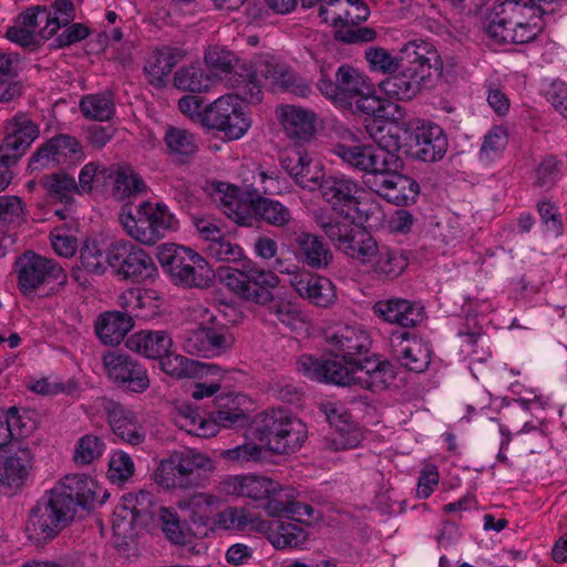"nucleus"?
<instances>
[{
	"instance_id": "1",
	"label": "nucleus",
	"mask_w": 567,
	"mask_h": 567,
	"mask_svg": "<svg viewBox=\"0 0 567 567\" xmlns=\"http://www.w3.org/2000/svg\"><path fill=\"white\" fill-rule=\"evenodd\" d=\"M330 352L341 358L344 364L336 360H319L312 355H301L297 361L298 371L306 378L319 382L334 383L342 386H359L380 391L393 379L389 362L377 357L363 361L358 357L368 353L371 337L361 324H340L328 337Z\"/></svg>"
},
{
	"instance_id": "2",
	"label": "nucleus",
	"mask_w": 567,
	"mask_h": 567,
	"mask_svg": "<svg viewBox=\"0 0 567 567\" xmlns=\"http://www.w3.org/2000/svg\"><path fill=\"white\" fill-rule=\"evenodd\" d=\"M206 64L223 76L231 87L240 90L249 103L261 100V86L293 91V75L274 55L265 53L250 61H240L228 50L215 47L205 54Z\"/></svg>"
},
{
	"instance_id": "3",
	"label": "nucleus",
	"mask_w": 567,
	"mask_h": 567,
	"mask_svg": "<svg viewBox=\"0 0 567 567\" xmlns=\"http://www.w3.org/2000/svg\"><path fill=\"white\" fill-rule=\"evenodd\" d=\"M547 13L538 0H506L494 8L486 32L501 43H527L540 33V14Z\"/></svg>"
},
{
	"instance_id": "4",
	"label": "nucleus",
	"mask_w": 567,
	"mask_h": 567,
	"mask_svg": "<svg viewBox=\"0 0 567 567\" xmlns=\"http://www.w3.org/2000/svg\"><path fill=\"white\" fill-rule=\"evenodd\" d=\"M120 221L127 236L147 246L155 245L179 227L175 214L163 202L143 200L134 212L122 208Z\"/></svg>"
},
{
	"instance_id": "5",
	"label": "nucleus",
	"mask_w": 567,
	"mask_h": 567,
	"mask_svg": "<svg viewBox=\"0 0 567 567\" xmlns=\"http://www.w3.org/2000/svg\"><path fill=\"white\" fill-rule=\"evenodd\" d=\"M157 259L171 281L184 288H206L214 277L206 259L183 245L163 244L158 247Z\"/></svg>"
},
{
	"instance_id": "6",
	"label": "nucleus",
	"mask_w": 567,
	"mask_h": 567,
	"mask_svg": "<svg viewBox=\"0 0 567 567\" xmlns=\"http://www.w3.org/2000/svg\"><path fill=\"white\" fill-rule=\"evenodd\" d=\"M219 279L236 297L259 306L271 302L272 290L280 285V278L274 270L261 268L252 260L244 262L241 268L220 269Z\"/></svg>"
},
{
	"instance_id": "7",
	"label": "nucleus",
	"mask_w": 567,
	"mask_h": 567,
	"mask_svg": "<svg viewBox=\"0 0 567 567\" xmlns=\"http://www.w3.org/2000/svg\"><path fill=\"white\" fill-rule=\"evenodd\" d=\"M215 471L214 461L192 449L174 451L159 462L154 473L155 482L166 489H187L198 485L200 473Z\"/></svg>"
},
{
	"instance_id": "8",
	"label": "nucleus",
	"mask_w": 567,
	"mask_h": 567,
	"mask_svg": "<svg viewBox=\"0 0 567 567\" xmlns=\"http://www.w3.org/2000/svg\"><path fill=\"white\" fill-rule=\"evenodd\" d=\"M256 435L271 452L293 453L305 443L308 430L301 420L281 410H272L259 415Z\"/></svg>"
},
{
	"instance_id": "9",
	"label": "nucleus",
	"mask_w": 567,
	"mask_h": 567,
	"mask_svg": "<svg viewBox=\"0 0 567 567\" xmlns=\"http://www.w3.org/2000/svg\"><path fill=\"white\" fill-rule=\"evenodd\" d=\"M316 221L339 251L362 266H370L380 247L370 234L353 227L354 223L326 214H317Z\"/></svg>"
},
{
	"instance_id": "10",
	"label": "nucleus",
	"mask_w": 567,
	"mask_h": 567,
	"mask_svg": "<svg viewBox=\"0 0 567 567\" xmlns=\"http://www.w3.org/2000/svg\"><path fill=\"white\" fill-rule=\"evenodd\" d=\"M320 194L331 208L350 223L364 224L371 218L375 205L365 208L364 190L354 179L347 176H327L319 187Z\"/></svg>"
},
{
	"instance_id": "11",
	"label": "nucleus",
	"mask_w": 567,
	"mask_h": 567,
	"mask_svg": "<svg viewBox=\"0 0 567 567\" xmlns=\"http://www.w3.org/2000/svg\"><path fill=\"white\" fill-rule=\"evenodd\" d=\"M52 487L30 511L28 537L37 543L52 540L74 517L71 509Z\"/></svg>"
},
{
	"instance_id": "12",
	"label": "nucleus",
	"mask_w": 567,
	"mask_h": 567,
	"mask_svg": "<svg viewBox=\"0 0 567 567\" xmlns=\"http://www.w3.org/2000/svg\"><path fill=\"white\" fill-rule=\"evenodd\" d=\"M12 270L17 287L24 296H32L53 282L63 284L66 280L64 269L55 260L33 250H27L18 256Z\"/></svg>"
},
{
	"instance_id": "13",
	"label": "nucleus",
	"mask_w": 567,
	"mask_h": 567,
	"mask_svg": "<svg viewBox=\"0 0 567 567\" xmlns=\"http://www.w3.org/2000/svg\"><path fill=\"white\" fill-rule=\"evenodd\" d=\"M251 123L247 107L235 94L221 95L204 109L203 125L223 133L231 141L246 135Z\"/></svg>"
},
{
	"instance_id": "14",
	"label": "nucleus",
	"mask_w": 567,
	"mask_h": 567,
	"mask_svg": "<svg viewBox=\"0 0 567 567\" xmlns=\"http://www.w3.org/2000/svg\"><path fill=\"white\" fill-rule=\"evenodd\" d=\"M111 269L121 280L141 282L157 276L152 256L142 247L118 240L111 244Z\"/></svg>"
},
{
	"instance_id": "15",
	"label": "nucleus",
	"mask_w": 567,
	"mask_h": 567,
	"mask_svg": "<svg viewBox=\"0 0 567 567\" xmlns=\"http://www.w3.org/2000/svg\"><path fill=\"white\" fill-rule=\"evenodd\" d=\"M320 411L326 415L331 426V431L324 437L326 449L332 452H341L360 446L363 441V432L341 402H322L320 403Z\"/></svg>"
},
{
	"instance_id": "16",
	"label": "nucleus",
	"mask_w": 567,
	"mask_h": 567,
	"mask_svg": "<svg viewBox=\"0 0 567 567\" xmlns=\"http://www.w3.org/2000/svg\"><path fill=\"white\" fill-rule=\"evenodd\" d=\"M368 83L364 74L351 65L343 64L334 72L333 79L324 70H321L317 87L334 104L350 109L355 96L367 92Z\"/></svg>"
},
{
	"instance_id": "17",
	"label": "nucleus",
	"mask_w": 567,
	"mask_h": 567,
	"mask_svg": "<svg viewBox=\"0 0 567 567\" xmlns=\"http://www.w3.org/2000/svg\"><path fill=\"white\" fill-rule=\"evenodd\" d=\"M398 157L389 162L385 169L378 175L369 176L365 185L373 192L396 206L413 204L420 193L419 184L411 177L396 172Z\"/></svg>"
},
{
	"instance_id": "18",
	"label": "nucleus",
	"mask_w": 567,
	"mask_h": 567,
	"mask_svg": "<svg viewBox=\"0 0 567 567\" xmlns=\"http://www.w3.org/2000/svg\"><path fill=\"white\" fill-rule=\"evenodd\" d=\"M220 493L244 497L252 502H264V508L270 502L277 501L284 491V486L278 482L265 475L238 474L225 476L218 485Z\"/></svg>"
},
{
	"instance_id": "19",
	"label": "nucleus",
	"mask_w": 567,
	"mask_h": 567,
	"mask_svg": "<svg viewBox=\"0 0 567 567\" xmlns=\"http://www.w3.org/2000/svg\"><path fill=\"white\" fill-rule=\"evenodd\" d=\"M351 144L346 142L337 143L332 153L348 166L363 172L369 176L378 175L385 169L389 162H393L394 154L378 150L371 144H363L357 141L351 134Z\"/></svg>"
},
{
	"instance_id": "20",
	"label": "nucleus",
	"mask_w": 567,
	"mask_h": 567,
	"mask_svg": "<svg viewBox=\"0 0 567 567\" xmlns=\"http://www.w3.org/2000/svg\"><path fill=\"white\" fill-rule=\"evenodd\" d=\"M235 337L226 324L200 327L184 340V350L193 355L216 358L231 350Z\"/></svg>"
},
{
	"instance_id": "21",
	"label": "nucleus",
	"mask_w": 567,
	"mask_h": 567,
	"mask_svg": "<svg viewBox=\"0 0 567 567\" xmlns=\"http://www.w3.org/2000/svg\"><path fill=\"white\" fill-rule=\"evenodd\" d=\"M83 158L84 152L78 138L60 134L39 147L30 161V166L32 169H42L56 165H74Z\"/></svg>"
},
{
	"instance_id": "22",
	"label": "nucleus",
	"mask_w": 567,
	"mask_h": 567,
	"mask_svg": "<svg viewBox=\"0 0 567 567\" xmlns=\"http://www.w3.org/2000/svg\"><path fill=\"white\" fill-rule=\"evenodd\" d=\"M32 454L28 447L9 446L0 451V491L13 494L27 482L32 468Z\"/></svg>"
},
{
	"instance_id": "23",
	"label": "nucleus",
	"mask_w": 567,
	"mask_h": 567,
	"mask_svg": "<svg viewBox=\"0 0 567 567\" xmlns=\"http://www.w3.org/2000/svg\"><path fill=\"white\" fill-rule=\"evenodd\" d=\"M290 275V286L298 296L319 308H329L338 299L334 284L327 277L307 271H285Z\"/></svg>"
},
{
	"instance_id": "24",
	"label": "nucleus",
	"mask_w": 567,
	"mask_h": 567,
	"mask_svg": "<svg viewBox=\"0 0 567 567\" xmlns=\"http://www.w3.org/2000/svg\"><path fill=\"white\" fill-rule=\"evenodd\" d=\"M103 363L110 379L125 384L130 391L143 392L150 386V379L144 368L136 364L126 354L110 352Z\"/></svg>"
},
{
	"instance_id": "25",
	"label": "nucleus",
	"mask_w": 567,
	"mask_h": 567,
	"mask_svg": "<svg viewBox=\"0 0 567 567\" xmlns=\"http://www.w3.org/2000/svg\"><path fill=\"white\" fill-rule=\"evenodd\" d=\"M53 488L74 512L78 505L87 507L100 502L102 492L96 481L83 474L66 475Z\"/></svg>"
},
{
	"instance_id": "26",
	"label": "nucleus",
	"mask_w": 567,
	"mask_h": 567,
	"mask_svg": "<svg viewBox=\"0 0 567 567\" xmlns=\"http://www.w3.org/2000/svg\"><path fill=\"white\" fill-rule=\"evenodd\" d=\"M390 347L393 355L411 371L423 372L430 363L431 350L429 346L409 332L395 331L391 333Z\"/></svg>"
},
{
	"instance_id": "27",
	"label": "nucleus",
	"mask_w": 567,
	"mask_h": 567,
	"mask_svg": "<svg viewBox=\"0 0 567 567\" xmlns=\"http://www.w3.org/2000/svg\"><path fill=\"white\" fill-rule=\"evenodd\" d=\"M372 310L383 321L403 328L416 327L425 317L423 306L403 298L379 300L373 305Z\"/></svg>"
},
{
	"instance_id": "28",
	"label": "nucleus",
	"mask_w": 567,
	"mask_h": 567,
	"mask_svg": "<svg viewBox=\"0 0 567 567\" xmlns=\"http://www.w3.org/2000/svg\"><path fill=\"white\" fill-rule=\"evenodd\" d=\"M214 199L220 210L240 226H251V195L244 197L239 187L228 183H217Z\"/></svg>"
},
{
	"instance_id": "29",
	"label": "nucleus",
	"mask_w": 567,
	"mask_h": 567,
	"mask_svg": "<svg viewBox=\"0 0 567 567\" xmlns=\"http://www.w3.org/2000/svg\"><path fill=\"white\" fill-rule=\"evenodd\" d=\"M107 421L114 435L123 443L140 445L146 439V431L136 414L125 406L111 402L106 406Z\"/></svg>"
},
{
	"instance_id": "30",
	"label": "nucleus",
	"mask_w": 567,
	"mask_h": 567,
	"mask_svg": "<svg viewBox=\"0 0 567 567\" xmlns=\"http://www.w3.org/2000/svg\"><path fill=\"white\" fill-rule=\"evenodd\" d=\"M276 114L289 138L307 141L316 132L317 115L311 110L295 105H281L277 107Z\"/></svg>"
},
{
	"instance_id": "31",
	"label": "nucleus",
	"mask_w": 567,
	"mask_h": 567,
	"mask_svg": "<svg viewBox=\"0 0 567 567\" xmlns=\"http://www.w3.org/2000/svg\"><path fill=\"white\" fill-rule=\"evenodd\" d=\"M402 62L431 76L432 70H442L443 62L436 48L422 39L406 42L400 50Z\"/></svg>"
},
{
	"instance_id": "32",
	"label": "nucleus",
	"mask_w": 567,
	"mask_h": 567,
	"mask_svg": "<svg viewBox=\"0 0 567 567\" xmlns=\"http://www.w3.org/2000/svg\"><path fill=\"white\" fill-rule=\"evenodd\" d=\"M172 337L164 330H142L126 340V347L147 359H161L171 350Z\"/></svg>"
},
{
	"instance_id": "33",
	"label": "nucleus",
	"mask_w": 567,
	"mask_h": 567,
	"mask_svg": "<svg viewBox=\"0 0 567 567\" xmlns=\"http://www.w3.org/2000/svg\"><path fill=\"white\" fill-rule=\"evenodd\" d=\"M416 155L424 162H435L447 150V138L442 127L434 123H424L415 132Z\"/></svg>"
},
{
	"instance_id": "34",
	"label": "nucleus",
	"mask_w": 567,
	"mask_h": 567,
	"mask_svg": "<svg viewBox=\"0 0 567 567\" xmlns=\"http://www.w3.org/2000/svg\"><path fill=\"white\" fill-rule=\"evenodd\" d=\"M177 506L194 525L206 527L219 508L220 498L212 493L197 492L181 499Z\"/></svg>"
},
{
	"instance_id": "35",
	"label": "nucleus",
	"mask_w": 567,
	"mask_h": 567,
	"mask_svg": "<svg viewBox=\"0 0 567 567\" xmlns=\"http://www.w3.org/2000/svg\"><path fill=\"white\" fill-rule=\"evenodd\" d=\"M249 406L250 401L245 394H230L220 399L215 417L219 426L227 429L243 427L249 420Z\"/></svg>"
},
{
	"instance_id": "36",
	"label": "nucleus",
	"mask_w": 567,
	"mask_h": 567,
	"mask_svg": "<svg viewBox=\"0 0 567 567\" xmlns=\"http://www.w3.org/2000/svg\"><path fill=\"white\" fill-rule=\"evenodd\" d=\"M133 328L130 315L120 311L103 313L95 323L97 337L104 344H117Z\"/></svg>"
},
{
	"instance_id": "37",
	"label": "nucleus",
	"mask_w": 567,
	"mask_h": 567,
	"mask_svg": "<svg viewBox=\"0 0 567 567\" xmlns=\"http://www.w3.org/2000/svg\"><path fill=\"white\" fill-rule=\"evenodd\" d=\"M408 267V259L399 250L382 245L368 267L369 271L382 279H394Z\"/></svg>"
},
{
	"instance_id": "38",
	"label": "nucleus",
	"mask_w": 567,
	"mask_h": 567,
	"mask_svg": "<svg viewBox=\"0 0 567 567\" xmlns=\"http://www.w3.org/2000/svg\"><path fill=\"white\" fill-rule=\"evenodd\" d=\"M181 58V53L172 48L154 51L144 66L150 83L158 87L165 85L168 75Z\"/></svg>"
},
{
	"instance_id": "39",
	"label": "nucleus",
	"mask_w": 567,
	"mask_h": 567,
	"mask_svg": "<svg viewBox=\"0 0 567 567\" xmlns=\"http://www.w3.org/2000/svg\"><path fill=\"white\" fill-rule=\"evenodd\" d=\"M302 260L313 269H323L332 261V252L318 236L301 233L296 238Z\"/></svg>"
},
{
	"instance_id": "40",
	"label": "nucleus",
	"mask_w": 567,
	"mask_h": 567,
	"mask_svg": "<svg viewBox=\"0 0 567 567\" xmlns=\"http://www.w3.org/2000/svg\"><path fill=\"white\" fill-rule=\"evenodd\" d=\"M164 143L168 154L178 162L188 161L198 150L196 136L182 127L168 126L164 135Z\"/></svg>"
},
{
	"instance_id": "41",
	"label": "nucleus",
	"mask_w": 567,
	"mask_h": 567,
	"mask_svg": "<svg viewBox=\"0 0 567 567\" xmlns=\"http://www.w3.org/2000/svg\"><path fill=\"white\" fill-rule=\"evenodd\" d=\"M365 128L370 137L379 145L378 150L390 154L399 151L402 133L409 130V127L391 123L384 124L379 118H370L365 124Z\"/></svg>"
},
{
	"instance_id": "42",
	"label": "nucleus",
	"mask_w": 567,
	"mask_h": 567,
	"mask_svg": "<svg viewBox=\"0 0 567 567\" xmlns=\"http://www.w3.org/2000/svg\"><path fill=\"white\" fill-rule=\"evenodd\" d=\"M161 367L166 374L177 379L218 371L216 367L208 365V363L195 361L179 354H172L169 351L161 358Z\"/></svg>"
},
{
	"instance_id": "43",
	"label": "nucleus",
	"mask_w": 567,
	"mask_h": 567,
	"mask_svg": "<svg viewBox=\"0 0 567 567\" xmlns=\"http://www.w3.org/2000/svg\"><path fill=\"white\" fill-rule=\"evenodd\" d=\"M113 195L118 199H125L146 190L143 178L130 166H112Z\"/></svg>"
},
{
	"instance_id": "44",
	"label": "nucleus",
	"mask_w": 567,
	"mask_h": 567,
	"mask_svg": "<svg viewBox=\"0 0 567 567\" xmlns=\"http://www.w3.org/2000/svg\"><path fill=\"white\" fill-rule=\"evenodd\" d=\"M111 246L97 239H87L80 249L81 266L89 272L102 275L111 268Z\"/></svg>"
},
{
	"instance_id": "45",
	"label": "nucleus",
	"mask_w": 567,
	"mask_h": 567,
	"mask_svg": "<svg viewBox=\"0 0 567 567\" xmlns=\"http://www.w3.org/2000/svg\"><path fill=\"white\" fill-rule=\"evenodd\" d=\"M257 216L276 227H282L291 219L290 210L286 206L267 197H251V225Z\"/></svg>"
},
{
	"instance_id": "46",
	"label": "nucleus",
	"mask_w": 567,
	"mask_h": 567,
	"mask_svg": "<svg viewBox=\"0 0 567 567\" xmlns=\"http://www.w3.org/2000/svg\"><path fill=\"white\" fill-rule=\"evenodd\" d=\"M307 539V532L292 523L272 520L268 540L276 549L298 548Z\"/></svg>"
},
{
	"instance_id": "47",
	"label": "nucleus",
	"mask_w": 567,
	"mask_h": 567,
	"mask_svg": "<svg viewBox=\"0 0 567 567\" xmlns=\"http://www.w3.org/2000/svg\"><path fill=\"white\" fill-rule=\"evenodd\" d=\"M32 430L33 424L28 426L17 408L0 409V447L7 446L13 440L28 436Z\"/></svg>"
},
{
	"instance_id": "48",
	"label": "nucleus",
	"mask_w": 567,
	"mask_h": 567,
	"mask_svg": "<svg viewBox=\"0 0 567 567\" xmlns=\"http://www.w3.org/2000/svg\"><path fill=\"white\" fill-rule=\"evenodd\" d=\"M265 512L274 518H289L298 522L308 523L313 516L312 506L293 499H277L265 506Z\"/></svg>"
},
{
	"instance_id": "49",
	"label": "nucleus",
	"mask_w": 567,
	"mask_h": 567,
	"mask_svg": "<svg viewBox=\"0 0 567 567\" xmlns=\"http://www.w3.org/2000/svg\"><path fill=\"white\" fill-rule=\"evenodd\" d=\"M158 524L169 543L185 545L190 542L192 535L175 509L162 507L158 513Z\"/></svg>"
},
{
	"instance_id": "50",
	"label": "nucleus",
	"mask_w": 567,
	"mask_h": 567,
	"mask_svg": "<svg viewBox=\"0 0 567 567\" xmlns=\"http://www.w3.org/2000/svg\"><path fill=\"white\" fill-rule=\"evenodd\" d=\"M80 110L86 118L107 121L113 116L115 105L109 93L87 94L81 99Z\"/></svg>"
},
{
	"instance_id": "51",
	"label": "nucleus",
	"mask_w": 567,
	"mask_h": 567,
	"mask_svg": "<svg viewBox=\"0 0 567 567\" xmlns=\"http://www.w3.org/2000/svg\"><path fill=\"white\" fill-rule=\"evenodd\" d=\"M51 8L52 11L49 10L48 24L39 32L44 39L53 37L61 27L68 25L75 18V9L72 0H54Z\"/></svg>"
},
{
	"instance_id": "52",
	"label": "nucleus",
	"mask_w": 567,
	"mask_h": 567,
	"mask_svg": "<svg viewBox=\"0 0 567 567\" xmlns=\"http://www.w3.org/2000/svg\"><path fill=\"white\" fill-rule=\"evenodd\" d=\"M208 365L216 367L218 371H209L207 374L192 377L194 379H205V381L196 382L193 385L190 396L196 401L215 395L230 374L234 373V371L223 370L218 364L208 363Z\"/></svg>"
},
{
	"instance_id": "53",
	"label": "nucleus",
	"mask_w": 567,
	"mask_h": 567,
	"mask_svg": "<svg viewBox=\"0 0 567 567\" xmlns=\"http://www.w3.org/2000/svg\"><path fill=\"white\" fill-rule=\"evenodd\" d=\"M212 79L205 74L199 65H190L179 69L173 78L176 89L189 92H202L208 90Z\"/></svg>"
},
{
	"instance_id": "54",
	"label": "nucleus",
	"mask_w": 567,
	"mask_h": 567,
	"mask_svg": "<svg viewBox=\"0 0 567 567\" xmlns=\"http://www.w3.org/2000/svg\"><path fill=\"white\" fill-rule=\"evenodd\" d=\"M508 141L507 131L503 126H493L483 136V142L478 152L480 161L489 164L498 159Z\"/></svg>"
},
{
	"instance_id": "55",
	"label": "nucleus",
	"mask_w": 567,
	"mask_h": 567,
	"mask_svg": "<svg viewBox=\"0 0 567 567\" xmlns=\"http://www.w3.org/2000/svg\"><path fill=\"white\" fill-rule=\"evenodd\" d=\"M105 449L106 445L101 437L85 434L78 440L74 446L73 460L78 465H90L103 455Z\"/></svg>"
},
{
	"instance_id": "56",
	"label": "nucleus",
	"mask_w": 567,
	"mask_h": 567,
	"mask_svg": "<svg viewBox=\"0 0 567 567\" xmlns=\"http://www.w3.org/2000/svg\"><path fill=\"white\" fill-rule=\"evenodd\" d=\"M248 194L251 197H264L262 195H276L281 193V184L275 172H266L260 167L254 171L252 182L246 184Z\"/></svg>"
},
{
	"instance_id": "57",
	"label": "nucleus",
	"mask_w": 567,
	"mask_h": 567,
	"mask_svg": "<svg viewBox=\"0 0 567 567\" xmlns=\"http://www.w3.org/2000/svg\"><path fill=\"white\" fill-rule=\"evenodd\" d=\"M135 471L133 458L123 451H114L109 461L107 475L112 483H124L128 481Z\"/></svg>"
},
{
	"instance_id": "58",
	"label": "nucleus",
	"mask_w": 567,
	"mask_h": 567,
	"mask_svg": "<svg viewBox=\"0 0 567 567\" xmlns=\"http://www.w3.org/2000/svg\"><path fill=\"white\" fill-rule=\"evenodd\" d=\"M112 176L110 167L101 166L96 163H87L83 166L79 174L78 188L82 193H91L94 186L105 185L109 177Z\"/></svg>"
},
{
	"instance_id": "59",
	"label": "nucleus",
	"mask_w": 567,
	"mask_h": 567,
	"mask_svg": "<svg viewBox=\"0 0 567 567\" xmlns=\"http://www.w3.org/2000/svg\"><path fill=\"white\" fill-rule=\"evenodd\" d=\"M364 56L370 69L382 74L395 72L402 62L401 58L394 56L384 48H369L365 50Z\"/></svg>"
},
{
	"instance_id": "60",
	"label": "nucleus",
	"mask_w": 567,
	"mask_h": 567,
	"mask_svg": "<svg viewBox=\"0 0 567 567\" xmlns=\"http://www.w3.org/2000/svg\"><path fill=\"white\" fill-rule=\"evenodd\" d=\"M27 138L17 137V134L8 133L0 144V164L13 165L30 147V135Z\"/></svg>"
},
{
	"instance_id": "61",
	"label": "nucleus",
	"mask_w": 567,
	"mask_h": 567,
	"mask_svg": "<svg viewBox=\"0 0 567 567\" xmlns=\"http://www.w3.org/2000/svg\"><path fill=\"white\" fill-rule=\"evenodd\" d=\"M205 251L213 258L226 262L239 261L245 256L244 249L225 234L216 243L209 245Z\"/></svg>"
},
{
	"instance_id": "62",
	"label": "nucleus",
	"mask_w": 567,
	"mask_h": 567,
	"mask_svg": "<svg viewBox=\"0 0 567 567\" xmlns=\"http://www.w3.org/2000/svg\"><path fill=\"white\" fill-rule=\"evenodd\" d=\"M41 183L48 192L56 196L60 200L65 202L69 199V195L78 188L74 178L63 173L45 176Z\"/></svg>"
},
{
	"instance_id": "63",
	"label": "nucleus",
	"mask_w": 567,
	"mask_h": 567,
	"mask_svg": "<svg viewBox=\"0 0 567 567\" xmlns=\"http://www.w3.org/2000/svg\"><path fill=\"white\" fill-rule=\"evenodd\" d=\"M220 455L228 461L243 464L251 461H260L264 456V450L255 442H246L241 445L223 451Z\"/></svg>"
},
{
	"instance_id": "64",
	"label": "nucleus",
	"mask_w": 567,
	"mask_h": 567,
	"mask_svg": "<svg viewBox=\"0 0 567 567\" xmlns=\"http://www.w3.org/2000/svg\"><path fill=\"white\" fill-rule=\"evenodd\" d=\"M326 177L323 166L310 157L295 182L302 188L316 190L319 189Z\"/></svg>"
}]
</instances>
